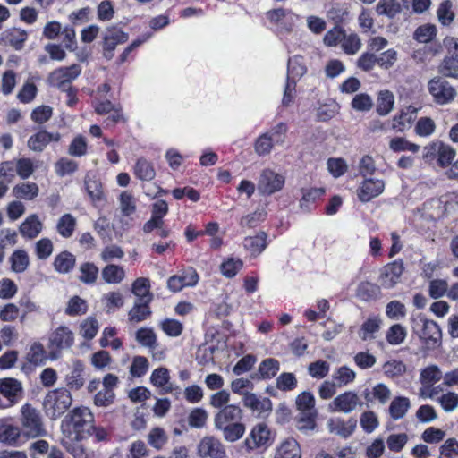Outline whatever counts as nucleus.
<instances>
[{"label": "nucleus", "instance_id": "obj_46", "mask_svg": "<svg viewBox=\"0 0 458 458\" xmlns=\"http://www.w3.org/2000/svg\"><path fill=\"white\" fill-rule=\"evenodd\" d=\"M406 335V328L400 324H394L386 332V339L392 345H399L404 342Z\"/></svg>", "mask_w": 458, "mask_h": 458}, {"label": "nucleus", "instance_id": "obj_40", "mask_svg": "<svg viewBox=\"0 0 458 458\" xmlns=\"http://www.w3.org/2000/svg\"><path fill=\"white\" fill-rule=\"evenodd\" d=\"M243 404L253 411H261L271 409V402L269 399L259 400L254 394L244 393L242 397Z\"/></svg>", "mask_w": 458, "mask_h": 458}, {"label": "nucleus", "instance_id": "obj_5", "mask_svg": "<svg viewBox=\"0 0 458 458\" xmlns=\"http://www.w3.org/2000/svg\"><path fill=\"white\" fill-rule=\"evenodd\" d=\"M73 332L66 326L58 327L49 335L48 347L51 349L50 359L56 360L58 355L55 352L70 348L73 344Z\"/></svg>", "mask_w": 458, "mask_h": 458}, {"label": "nucleus", "instance_id": "obj_25", "mask_svg": "<svg viewBox=\"0 0 458 458\" xmlns=\"http://www.w3.org/2000/svg\"><path fill=\"white\" fill-rule=\"evenodd\" d=\"M395 98L392 91L385 89L377 93L376 111L381 116L390 114L394 106Z\"/></svg>", "mask_w": 458, "mask_h": 458}, {"label": "nucleus", "instance_id": "obj_39", "mask_svg": "<svg viewBox=\"0 0 458 458\" xmlns=\"http://www.w3.org/2000/svg\"><path fill=\"white\" fill-rule=\"evenodd\" d=\"M135 175L141 181H151L155 178L156 172L151 163L145 158L138 159L134 167Z\"/></svg>", "mask_w": 458, "mask_h": 458}, {"label": "nucleus", "instance_id": "obj_11", "mask_svg": "<svg viewBox=\"0 0 458 458\" xmlns=\"http://www.w3.org/2000/svg\"><path fill=\"white\" fill-rule=\"evenodd\" d=\"M284 185V177L272 170H264L258 182V190L261 194L271 195L282 190Z\"/></svg>", "mask_w": 458, "mask_h": 458}, {"label": "nucleus", "instance_id": "obj_50", "mask_svg": "<svg viewBox=\"0 0 458 458\" xmlns=\"http://www.w3.org/2000/svg\"><path fill=\"white\" fill-rule=\"evenodd\" d=\"M306 72V66L303 58L295 55L288 61V77L294 82L295 79L301 78Z\"/></svg>", "mask_w": 458, "mask_h": 458}, {"label": "nucleus", "instance_id": "obj_49", "mask_svg": "<svg viewBox=\"0 0 458 458\" xmlns=\"http://www.w3.org/2000/svg\"><path fill=\"white\" fill-rule=\"evenodd\" d=\"M87 301L79 296L72 297L68 301L67 306L65 308V313L72 317L83 315L87 312Z\"/></svg>", "mask_w": 458, "mask_h": 458}, {"label": "nucleus", "instance_id": "obj_32", "mask_svg": "<svg viewBox=\"0 0 458 458\" xmlns=\"http://www.w3.org/2000/svg\"><path fill=\"white\" fill-rule=\"evenodd\" d=\"M82 363L79 360L73 361L72 369L65 378L66 384L71 389L79 390L83 386L84 378L82 377Z\"/></svg>", "mask_w": 458, "mask_h": 458}, {"label": "nucleus", "instance_id": "obj_7", "mask_svg": "<svg viewBox=\"0 0 458 458\" xmlns=\"http://www.w3.org/2000/svg\"><path fill=\"white\" fill-rule=\"evenodd\" d=\"M420 330L417 332L420 339L428 349H436L441 344L442 331L433 320L426 318H420Z\"/></svg>", "mask_w": 458, "mask_h": 458}, {"label": "nucleus", "instance_id": "obj_6", "mask_svg": "<svg viewBox=\"0 0 458 458\" xmlns=\"http://www.w3.org/2000/svg\"><path fill=\"white\" fill-rule=\"evenodd\" d=\"M81 69L78 64H72L69 67H61L52 72L48 76L49 83L63 90L68 91L71 89V82L81 74Z\"/></svg>", "mask_w": 458, "mask_h": 458}, {"label": "nucleus", "instance_id": "obj_57", "mask_svg": "<svg viewBox=\"0 0 458 458\" xmlns=\"http://www.w3.org/2000/svg\"><path fill=\"white\" fill-rule=\"evenodd\" d=\"M437 401L445 412H453L458 408V394L454 392L443 394Z\"/></svg>", "mask_w": 458, "mask_h": 458}, {"label": "nucleus", "instance_id": "obj_59", "mask_svg": "<svg viewBox=\"0 0 458 458\" xmlns=\"http://www.w3.org/2000/svg\"><path fill=\"white\" fill-rule=\"evenodd\" d=\"M379 288L369 282H361L357 288L356 295L362 301H369L377 296Z\"/></svg>", "mask_w": 458, "mask_h": 458}, {"label": "nucleus", "instance_id": "obj_27", "mask_svg": "<svg viewBox=\"0 0 458 458\" xmlns=\"http://www.w3.org/2000/svg\"><path fill=\"white\" fill-rule=\"evenodd\" d=\"M301 448L293 438L285 439L277 448L275 458H301Z\"/></svg>", "mask_w": 458, "mask_h": 458}, {"label": "nucleus", "instance_id": "obj_53", "mask_svg": "<svg viewBox=\"0 0 458 458\" xmlns=\"http://www.w3.org/2000/svg\"><path fill=\"white\" fill-rule=\"evenodd\" d=\"M339 105L332 99L320 104L317 108V115L321 121H327L334 117L339 112Z\"/></svg>", "mask_w": 458, "mask_h": 458}, {"label": "nucleus", "instance_id": "obj_12", "mask_svg": "<svg viewBox=\"0 0 458 458\" xmlns=\"http://www.w3.org/2000/svg\"><path fill=\"white\" fill-rule=\"evenodd\" d=\"M427 153L424 155L425 158L431 157L435 155L437 156V163L441 167H446L451 165L455 157V150L449 145L443 142H432L425 147Z\"/></svg>", "mask_w": 458, "mask_h": 458}, {"label": "nucleus", "instance_id": "obj_41", "mask_svg": "<svg viewBox=\"0 0 458 458\" xmlns=\"http://www.w3.org/2000/svg\"><path fill=\"white\" fill-rule=\"evenodd\" d=\"M148 443L155 449L161 450L168 442V436L164 428H153L148 437Z\"/></svg>", "mask_w": 458, "mask_h": 458}, {"label": "nucleus", "instance_id": "obj_13", "mask_svg": "<svg viewBox=\"0 0 458 458\" xmlns=\"http://www.w3.org/2000/svg\"><path fill=\"white\" fill-rule=\"evenodd\" d=\"M404 267L402 260H395L385 266L379 276V283L386 289L394 288L401 280Z\"/></svg>", "mask_w": 458, "mask_h": 458}, {"label": "nucleus", "instance_id": "obj_58", "mask_svg": "<svg viewBox=\"0 0 458 458\" xmlns=\"http://www.w3.org/2000/svg\"><path fill=\"white\" fill-rule=\"evenodd\" d=\"M79 442L69 440L67 437L62 440L63 445L74 458H91L90 454Z\"/></svg>", "mask_w": 458, "mask_h": 458}, {"label": "nucleus", "instance_id": "obj_36", "mask_svg": "<svg viewBox=\"0 0 458 458\" xmlns=\"http://www.w3.org/2000/svg\"><path fill=\"white\" fill-rule=\"evenodd\" d=\"M169 371L166 368L164 367L154 369L150 377L151 383L155 386L162 387L165 393H169L173 389L169 384Z\"/></svg>", "mask_w": 458, "mask_h": 458}, {"label": "nucleus", "instance_id": "obj_52", "mask_svg": "<svg viewBox=\"0 0 458 458\" xmlns=\"http://www.w3.org/2000/svg\"><path fill=\"white\" fill-rule=\"evenodd\" d=\"M389 148L394 152L410 151L417 153L420 150V146L408 141L403 137H394L389 141Z\"/></svg>", "mask_w": 458, "mask_h": 458}, {"label": "nucleus", "instance_id": "obj_22", "mask_svg": "<svg viewBox=\"0 0 458 458\" xmlns=\"http://www.w3.org/2000/svg\"><path fill=\"white\" fill-rule=\"evenodd\" d=\"M418 109L414 106H409L403 109L399 115L393 119L392 128L396 131L403 132L410 128L411 123L417 117Z\"/></svg>", "mask_w": 458, "mask_h": 458}, {"label": "nucleus", "instance_id": "obj_34", "mask_svg": "<svg viewBox=\"0 0 458 458\" xmlns=\"http://www.w3.org/2000/svg\"><path fill=\"white\" fill-rule=\"evenodd\" d=\"M148 303L149 302L136 301L128 313L129 321L136 324L147 319L151 314Z\"/></svg>", "mask_w": 458, "mask_h": 458}, {"label": "nucleus", "instance_id": "obj_29", "mask_svg": "<svg viewBox=\"0 0 458 458\" xmlns=\"http://www.w3.org/2000/svg\"><path fill=\"white\" fill-rule=\"evenodd\" d=\"M75 261L76 259L73 254L69 251H62L55 256L54 267L58 273L66 274L73 268Z\"/></svg>", "mask_w": 458, "mask_h": 458}, {"label": "nucleus", "instance_id": "obj_9", "mask_svg": "<svg viewBox=\"0 0 458 458\" xmlns=\"http://www.w3.org/2000/svg\"><path fill=\"white\" fill-rule=\"evenodd\" d=\"M428 91L436 103L445 105L454 100L456 96L455 89L441 78H433L428 81Z\"/></svg>", "mask_w": 458, "mask_h": 458}, {"label": "nucleus", "instance_id": "obj_47", "mask_svg": "<svg viewBox=\"0 0 458 458\" xmlns=\"http://www.w3.org/2000/svg\"><path fill=\"white\" fill-rule=\"evenodd\" d=\"M443 377L442 371L437 365H429L421 369L420 373V384L434 385L438 382Z\"/></svg>", "mask_w": 458, "mask_h": 458}, {"label": "nucleus", "instance_id": "obj_16", "mask_svg": "<svg viewBox=\"0 0 458 458\" xmlns=\"http://www.w3.org/2000/svg\"><path fill=\"white\" fill-rule=\"evenodd\" d=\"M60 140L61 134L59 132H48L46 130H41L29 138L27 146L33 152L39 153L42 152L50 142H58Z\"/></svg>", "mask_w": 458, "mask_h": 458}, {"label": "nucleus", "instance_id": "obj_35", "mask_svg": "<svg viewBox=\"0 0 458 458\" xmlns=\"http://www.w3.org/2000/svg\"><path fill=\"white\" fill-rule=\"evenodd\" d=\"M356 378V372L347 366L337 368L333 375V380L338 387L352 384Z\"/></svg>", "mask_w": 458, "mask_h": 458}, {"label": "nucleus", "instance_id": "obj_45", "mask_svg": "<svg viewBox=\"0 0 458 458\" xmlns=\"http://www.w3.org/2000/svg\"><path fill=\"white\" fill-rule=\"evenodd\" d=\"M124 276V269L117 265H108L102 270V277L108 284H119Z\"/></svg>", "mask_w": 458, "mask_h": 458}, {"label": "nucleus", "instance_id": "obj_4", "mask_svg": "<svg viewBox=\"0 0 458 458\" xmlns=\"http://www.w3.org/2000/svg\"><path fill=\"white\" fill-rule=\"evenodd\" d=\"M362 406L363 402L358 393L348 390L336 395L328 404L327 410L334 413L350 414Z\"/></svg>", "mask_w": 458, "mask_h": 458}, {"label": "nucleus", "instance_id": "obj_1", "mask_svg": "<svg viewBox=\"0 0 458 458\" xmlns=\"http://www.w3.org/2000/svg\"><path fill=\"white\" fill-rule=\"evenodd\" d=\"M93 414L87 407L73 409L62 425V432L69 440L81 441L90 435Z\"/></svg>", "mask_w": 458, "mask_h": 458}, {"label": "nucleus", "instance_id": "obj_10", "mask_svg": "<svg viewBox=\"0 0 458 458\" xmlns=\"http://www.w3.org/2000/svg\"><path fill=\"white\" fill-rule=\"evenodd\" d=\"M198 454L201 458H225L226 450L218 438L206 436L198 445Z\"/></svg>", "mask_w": 458, "mask_h": 458}, {"label": "nucleus", "instance_id": "obj_31", "mask_svg": "<svg viewBox=\"0 0 458 458\" xmlns=\"http://www.w3.org/2000/svg\"><path fill=\"white\" fill-rule=\"evenodd\" d=\"M410 407L411 403L407 397H395L390 403L389 414L393 420H400L405 416Z\"/></svg>", "mask_w": 458, "mask_h": 458}, {"label": "nucleus", "instance_id": "obj_38", "mask_svg": "<svg viewBox=\"0 0 458 458\" xmlns=\"http://www.w3.org/2000/svg\"><path fill=\"white\" fill-rule=\"evenodd\" d=\"M401 10V4L397 0H379L376 6V12L378 15L388 18H394Z\"/></svg>", "mask_w": 458, "mask_h": 458}, {"label": "nucleus", "instance_id": "obj_43", "mask_svg": "<svg viewBox=\"0 0 458 458\" xmlns=\"http://www.w3.org/2000/svg\"><path fill=\"white\" fill-rule=\"evenodd\" d=\"M86 191L93 201L101 200L103 198V191L101 182L95 175L87 174L85 177Z\"/></svg>", "mask_w": 458, "mask_h": 458}, {"label": "nucleus", "instance_id": "obj_15", "mask_svg": "<svg viewBox=\"0 0 458 458\" xmlns=\"http://www.w3.org/2000/svg\"><path fill=\"white\" fill-rule=\"evenodd\" d=\"M199 276L195 269L188 267L181 274L174 275L167 280V287L170 291L176 293L184 287H192L197 284Z\"/></svg>", "mask_w": 458, "mask_h": 458}, {"label": "nucleus", "instance_id": "obj_2", "mask_svg": "<svg viewBox=\"0 0 458 458\" xmlns=\"http://www.w3.org/2000/svg\"><path fill=\"white\" fill-rule=\"evenodd\" d=\"M72 397L70 391L64 387L49 391L43 402L45 411L48 417L55 420L63 415L72 405Z\"/></svg>", "mask_w": 458, "mask_h": 458}, {"label": "nucleus", "instance_id": "obj_18", "mask_svg": "<svg viewBox=\"0 0 458 458\" xmlns=\"http://www.w3.org/2000/svg\"><path fill=\"white\" fill-rule=\"evenodd\" d=\"M43 227V223L38 216L30 214L19 225V233L24 239L33 240L41 233Z\"/></svg>", "mask_w": 458, "mask_h": 458}, {"label": "nucleus", "instance_id": "obj_51", "mask_svg": "<svg viewBox=\"0 0 458 458\" xmlns=\"http://www.w3.org/2000/svg\"><path fill=\"white\" fill-rule=\"evenodd\" d=\"M382 320L379 317L369 318L361 326L360 330V337L362 340H367L373 337V334L377 332L380 328Z\"/></svg>", "mask_w": 458, "mask_h": 458}, {"label": "nucleus", "instance_id": "obj_60", "mask_svg": "<svg viewBox=\"0 0 458 458\" xmlns=\"http://www.w3.org/2000/svg\"><path fill=\"white\" fill-rule=\"evenodd\" d=\"M160 327L162 330L171 337L179 336L183 329V326L178 320L174 318H165L160 322Z\"/></svg>", "mask_w": 458, "mask_h": 458}, {"label": "nucleus", "instance_id": "obj_33", "mask_svg": "<svg viewBox=\"0 0 458 458\" xmlns=\"http://www.w3.org/2000/svg\"><path fill=\"white\" fill-rule=\"evenodd\" d=\"M76 218L67 213L63 215L56 223V231L64 238H70L76 227Z\"/></svg>", "mask_w": 458, "mask_h": 458}, {"label": "nucleus", "instance_id": "obj_55", "mask_svg": "<svg viewBox=\"0 0 458 458\" xmlns=\"http://www.w3.org/2000/svg\"><path fill=\"white\" fill-rule=\"evenodd\" d=\"M98 327V320L93 317H89L81 323L80 335L87 340H91L97 335Z\"/></svg>", "mask_w": 458, "mask_h": 458}, {"label": "nucleus", "instance_id": "obj_44", "mask_svg": "<svg viewBox=\"0 0 458 458\" xmlns=\"http://www.w3.org/2000/svg\"><path fill=\"white\" fill-rule=\"evenodd\" d=\"M21 434L19 427L11 424L0 425V442L9 445L16 443Z\"/></svg>", "mask_w": 458, "mask_h": 458}, {"label": "nucleus", "instance_id": "obj_8", "mask_svg": "<svg viewBox=\"0 0 458 458\" xmlns=\"http://www.w3.org/2000/svg\"><path fill=\"white\" fill-rule=\"evenodd\" d=\"M271 433L268 427L265 423H259L251 428L249 436L243 441V447L247 452L266 448L269 445Z\"/></svg>", "mask_w": 458, "mask_h": 458}, {"label": "nucleus", "instance_id": "obj_37", "mask_svg": "<svg viewBox=\"0 0 458 458\" xmlns=\"http://www.w3.org/2000/svg\"><path fill=\"white\" fill-rule=\"evenodd\" d=\"M12 270L15 273L24 272L30 265V258L24 250H16L10 257Z\"/></svg>", "mask_w": 458, "mask_h": 458}, {"label": "nucleus", "instance_id": "obj_21", "mask_svg": "<svg viewBox=\"0 0 458 458\" xmlns=\"http://www.w3.org/2000/svg\"><path fill=\"white\" fill-rule=\"evenodd\" d=\"M267 234L264 231H259L254 235L246 236L243 239V248L252 257L260 255L267 246Z\"/></svg>", "mask_w": 458, "mask_h": 458}, {"label": "nucleus", "instance_id": "obj_62", "mask_svg": "<svg viewBox=\"0 0 458 458\" xmlns=\"http://www.w3.org/2000/svg\"><path fill=\"white\" fill-rule=\"evenodd\" d=\"M279 369V362L276 360L267 359L259 365V372L261 378H271L276 375Z\"/></svg>", "mask_w": 458, "mask_h": 458}, {"label": "nucleus", "instance_id": "obj_42", "mask_svg": "<svg viewBox=\"0 0 458 458\" xmlns=\"http://www.w3.org/2000/svg\"><path fill=\"white\" fill-rule=\"evenodd\" d=\"M27 360L34 365L43 364L47 360V353L41 343L35 342L30 345L27 353Z\"/></svg>", "mask_w": 458, "mask_h": 458}, {"label": "nucleus", "instance_id": "obj_56", "mask_svg": "<svg viewBox=\"0 0 458 458\" xmlns=\"http://www.w3.org/2000/svg\"><path fill=\"white\" fill-rule=\"evenodd\" d=\"M81 276L79 280L84 284H94L98 278V268L93 263H83L79 268Z\"/></svg>", "mask_w": 458, "mask_h": 458}, {"label": "nucleus", "instance_id": "obj_48", "mask_svg": "<svg viewBox=\"0 0 458 458\" xmlns=\"http://www.w3.org/2000/svg\"><path fill=\"white\" fill-rule=\"evenodd\" d=\"M361 40L357 34L344 35L341 47L347 55H355L361 48Z\"/></svg>", "mask_w": 458, "mask_h": 458}, {"label": "nucleus", "instance_id": "obj_54", "mask_svg": "<svg viewBox=\"0 0 458 458\" xmlns=\"http://www.w3.org/2000/svg\"><path fill=\"white\" fill-rule=\"evenodd\" d=\"M136 341L144 347L152 348L157 344V335L149 327H140L135 335Z\"/></svg>", "mask_w": 458, "mask_h": 458}, {"label": "nucleus", "instance_id": "obj_61", "mask_svg": "<svg viewBox=\"0 0 458 458\" xmlns=\"http://www.w3.org/2000/svg\"><path fill=\"white\" fill-rule=\"evenodd\" d=\"M437 34V29L434 25L424 24L417 28L414 32V38L420 43L431 41Z\"/></svg>", "mask_w": 458, "mask_h": 458}, {"label": "nucleus", "instance_id": "obj_63", "mask_svg": "<svg viewBox=\"0 0 458 458\" xmlns=\"http://www.w3.org/2000/svg\"><path fill=\"white\" fill-rule=\"evenodd\" d=\"M119 202L120 209L123 216H129L136 211V201L131 193L127 191L122 192Z\"/></svg>", "mask_w": 458, "mask_h": 458}, {"label": "nucleus", "instance_id": "obj_28", "mask_svg": "<svg viewBox=\"0 0 458 458\" xmlns=\"http://www.w3.org/2000/svg\"><path fill=\"white\" fill-rule=\"evenodd\" d=\"M132 293L138 298L137 301L150 302L152 294L150 293V282L148 278L139 277L132 284Z\"/></svg>", "mask_w": 458, "mask_h": 458}, {"label": "nucleus", "instance_id": "obj_23", "mask_svg": "<svg viewBox=\"0 0 458 458\" xmlns=\"http://www.w3.org/2000/svg\"><path fill=\"white\" fill-rule=\"evenodd\" d=\"M355 427L356 421L352 420H349L348 424L340 418H332L327 421V428L330 433L344 438L349 437L353 433Z\"/></svg>", "mask_w": 458, "mask_h": 458}, {"label": "nucleus", "instance_id": "obj_26", "mask_svg": "<svg viewBox=\"0 0 458 458\" xmlns=\"http://www.w3.org/2000/svg\"><path fill=\"white\" fill-rule=\"evenodd\" d=\"M13 195L20 199L33 200L39 193V188L35 182H23L16 184L12 190Z\"/></svg>", "mask_w": 458, "mask_h": 458}, {"label": "nucleus", "instance_id": "obj_17", "mask_svg": "<svg viewBox=\"0 0 458 458\" xmlns=\"http://www.w3.org/2000/svg\"><path fill=\"white\" fill-rule=\"evenodd\" d=\"M242 411L240 407L230 404L223 407L214 417L216 428L233 424L241 420Z\"/></svg>", "mask_w": 458, "mask_h": 458}, {"label": "nucleus", "instance_id": "obj_20", "mask_svg": "<svg viewBox=\"0 0 458 458\" xmlns=\"http://www.w3.org/2000/svg\"><path fill=\"white\" fill-rule=\"evenodd\" d=\"M129 38L128 34L119 30H109L104 38V56L110 60L114 56V50L118 44L125 43Z\"/></svg>", "mask_w": 458, "mask_h": 458}, {"label": "nucleus", "instance_id": "obj_30", "mask_svg": "<svg viewBox=\"0 0 458 458\" xmlns=\"http://www.w3.org/2000/svg\"><path fill=\"white\" fill-rule=\"evenodd\" d=\"M217 430L222 432L223 437L225 441L233 443L242 437L245 433V426L241 422L225 425L217 428Z\"/></svg>", "mask_w": 458, "mask_h": 458}, {"label": "nucleus", "instance_id": "obj_19", "mask_svg": "<svg viewBox=\"0 0 458 458\" xmlns=\"http://www.w3.org/2000/svg\"><path fill=\"white\" fill-rule=\"evenodd\" d=\"M2 41L15 50H21L28 39V31L17 27L6 29L1 34Z\"/></svg>", "mask_w": 458, "mask_h": 458}, {"label": "nucleus", "instance_id": "obj_64", "mask_svg": "<svg viewBox=\"0 0 458 458\" xmlns=\"http://www.w3.org/2000/svg\"><path fill=\"white\" fill-rule=\"evenodd\" d=\"M78 168V164L69 158H61L55 165V170L58 176L64 177L74 173Z\"/></svg>", "mask_w": 458, "mask_h": 458}, {"label": "nucleus", "instance_id": "obj_3", "mask_svg": "<svg viewBox=\"0 0 458 458\" xmlns=\"http://www.w3.org/2000/svg\"><path fill=\"white\" fill-rule=\"evenodd\" d=\"M20 422L21 430L28 437L34 438L46 433L39 411L29 403L24 404L21 409Z\"/></svg>", "mask_w": 458, "mask_h": 458}, {"label": "nucleus", "instance_id": "obj_14", "mask_svg": "<svg viewBox=\"0 0 458 458\" xmlns=\"http://www.w3.org/2000/svg\"><path fill=\"white\" fill-rule=\"evenodd\" d=\"M385 190V182L381 179L365 178L357 190L360 201L369 202L378 197Z\"/></svg>", "mask_w": 458, "mask_h": 458}, {"label": "nucleus", "instance_id": "obj_24", "mask_svg": "<svg viewBox=\"0 0 458 458\" xmlns=\"http://www.w3.org/2000/svg\"><path fill=\"white\" fill-rule=\"evenodd\" d=\"M21 383L17 379H0V394L7 398L12 404L17 402V399L21 394Z\"/></svg>", "mask_w": 458, "mask_h": 458}]
</instances>
